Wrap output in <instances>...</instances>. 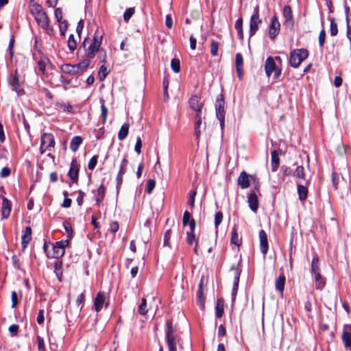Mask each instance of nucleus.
I'll return each mask as SVG.
<instances>
[{
	"label": "nucleus",
	"mask_w": 351,
	"mask_h": 351,
	"mask_svg": "<svg viewBox=\"0 0 351 351\" xmlns=\"http://www.w3.org/2000/svg\"><path fill=\"white\" fill-rule=\"evenodd\" d=\"M53 136L49 133H44L41 136L40 151L43 154L45 152H51L55 146Z\"/></svg>",
	"instance_id": "nucleus-6"
},
{
	"label": "nucleus",
	"mask_w": 351,
	"mask_h": 351,
	"mask_svg": "<svg viewBox=\"0 0 351 351\" xmlns=\"http://www.w3.org/2000/svg\"><path fill=\"white\" fill-rule=\"evenodd\" d=\"M134 8H128L126 9V10L125 11L124 14H123V19H124V21H128L130 18L132 16V15L134 14Z\"/></svg>",
	"instance_id": "nucleus-50"
},
{
	"label": "nucleus",
	"mask_w": 351,
	"mask_h": 351,
	"mask_svg": "<svg viewBox=\"0 0 351 351\" xmlns=\"http://www.w3.org/2000/svg\"><path fill=\"white\" fill-rule=\"evenodd\" d=\"M11 206L10 202L5 198L3 197L1 213L3 218H7L10 213Z\"/></svg>",
	"instance_id": "nucleus-32"
},
{
	"label": "nucleus",
	"mask_w": 351,
	"mask_h": 351,
	"mask_svg": "<svg viewBox=\"0 0 351 351\" xmlns=\"http://www.w3.org/2000/svg\"><path fill=\"white\" fill-rule=\"evenodd\" d=\"M224 99L222 95H220L215 102V110L217 118L225 117L226 112L224 110Z\"/></svg>",
	"instance_id": "nucleus-19"
},
{
	"label": "nucleus",
	"mask_w": 351,
	"mask_h": 351,
	"mask_svg": "<svg viewBox=\"0 0 351 351\" xmlns=\"http://www.w3.org/2000/svg\"><path fill=\"white\" fill-rule=\"evenodd\" d=\"M342 341L347 349L351 350V325H344L341 336Z\"/></svg>",
	"instance_id": "nucleus-14"
},
{
	"label": "nucleus",
	"mask_w": 351,
	"mask_h": 351,
	"mask_svg": "<svg viewBox=\"0 0 351 351\" xmlns=\"http://www.w3.org/2000/svg\"><path fill=\"white\" fill-rule=\"evenodd\" d=\"M224 313V300L222 298L217 300L215 306V315L218 318H221Z\"/></svg>",
	"instance_id": "nucleus-31"
},
{
	"label": "nucleus",
	"mask_w": 351,
	"mask_h": 351,
	"mask_svg": "<svg viewBox=\"0 0 351 351\" xmlns=\"http://www.w3.org/2000/svg\"><path fill=\"white\" fill-rule=\"evenodd\" d=\"M194 121V134L197 141L202 134V130L205 128V123L203 125L202 121L205 119V114L203 112H196Z\"/></svg>",
	"instance_id": "nucleus-7"
},
{
	"label": "nucleus",
	"mask_w": 351,
	"mask_h": 351,
	"mask_svg": "<svg viewBox=\"0 0 351 351\" xmlns=\"http://www.w3.org/2000/svg\"><path fill=\"white\" fill-rule=\"evenodd\" d=\"M119 229V225L117 221H112L110 224L109 230L112 233H116Z\"/></svg>",
	"instance_id": "nucleus-64"
},
{
	"label": "nucleus",
	"mask_w": 351,
	"mask_h": 351,
	"mask_svg": "<svg viewBox=\"0 0 351 351\" xmlns=\"http://www.w3.org/2000/svg\"><path fill=\"white\" fill-rule=\"evenodd\" d=\"M67 27H68L67 21H63L60 25V32L61 36H65V33L66 32Z\"/></svg>",
	"instance_id": "nucleus-60"
},
{
	"label": "nucleus",
	"mask_w": 351,
	"mask_h": 351,
	"mask_svg": "<svg viewBox=\"0 0 351 351\" xmlns=\"http://www.w3.org/2000/svg\"><path fill=\"white\" fill-rule=\"evenodd\" d=\"M31 235H32V229L30 227H27L25 228V232L23 234V249L29 243V241L32 239Z\"/></svg>",
	"instance_id": "nucleus-41"
},
{
	"label": "nucleus",
	"mask_w": 351,
	"mask_h": 351,
	"mask_svg": "<svg viewBox=\"0 0 351 351\" xmlns=\"http://www.w3.org/2000/svg\"><path fill=\"white\" fill-rule=\"evenodd\" d=\"M129 127L130 125L128 123H125L122 125L118 133V138L120 141H123L127 137L128 134Z\"/></svg>",
	"instance_id": "nucleus-37"
},
{
	"label": "nucleus",
	"mask_w": 351,
	"mask_h": 351,
	"mask_svg": "<svg viewBox=\"0 0 351 351\" xmlns=\"http://www.w3.org/2000/svg\"><path fill=\"white\" fill-rule=\"evenodd\" d=\"M197 304L199 306L200 308L203 309L205 306V296L204 295L203 291V282L202 280L199 282L198 285V290L197 291Z\"/></svg>",
	"instance_id": "nucleus-27"
},
{
	"label": "nucleus",
	"mask_w": 351,
	"mask_h": 351,
	"mask_svg": "<svg viewBox=\"0 0 351 351\" xmlns=\"http://www.w3.org/2000/svg\"><path fill=\"white\" fill-rule=\"evenodd\" d=\"M69 244L68 240L60 241L53 245L52 257L58 258L62 256L65 252V247Z\"/></svg>",
	"instance_id": "nucleus-11"
},
{
	"label": "nucleus",
	"mask_w": 351,
	"mask_h": 351,
	"mask_svg": "<svg viewBox=\"0 0 351 351\" xmlns=\"http://www.w3.org/2000/svg\"><path fill=\"white\" fill-rule=\"evenodd\" d=\"M141 147H142V141L141 137H137L134 150L138 154H140L141 153Z\"/></svg>",
	"instance_id": "nucleus-62"
},
{
	"label": "nucleus",
	"mask_w": 351,
	"mask_h": 351,
	"mask_svg": "<svg viewBox=\"0 0 351 351\" xmlns=\"http://www.w3.org/2000/svg\"><path fill=\"white\" fill-rule=\"evenodd\" d=\"M99 77L101 81H103L108 75L107 68L104 65H101L99 69Z\"/></svg>",
	"instance_id": "nucleus-49"
},
{
	"label": "nucleus",
	"mask_w": 351,
	"mask_h": 351,
	"mask_svg": "<svg viewBox=\"0 0 351 351\" xmlns=\"http://www.w3.org/2000/svg\"><path fill=\"white\" fill-rule=\"evenodd\" d=\"M90 58H86V59L83 60L80 63H78L77 64V66H78V71H80V69H86L90 65Z\"/></svg>",
	"instance_id": "nucleus-56"
},
{
	"label": "nucleus",
	"mask_w": 351,
	"mask_h": 351,
	"mask_svg": "<svg viewBox=\"0 0 351 351\" xmlns=\"http://www.w3.org/2000/svg\"><path fill=\"white\" fill-rule=\"evenodd\" d=\"M321 273V269L319 267V259L317 254L313 256L311 265V275Z\"/></svg>",
	"instance_id": "nucleus-29"
},
{
	"label": "nucleus",
	"mask_w": 351,
	"mask_h": 351,
	"mask_svg": "<svg viewBox=\"0 0 351 351\" xmlns=\"http://www.w3.org/2000/svg\"><path fill=\"white\" fill-rule=\"evenodd\" d=\"M38 26L42 28L46 34L49 36L53 34L54 30L50 25V19L46 12H43L36 18H34Z\"/></svg>",
	"instance_id": "nucleus-4"
},
{
	"label": "nucleus",
	"mask_w": 351,
	"mask_h": 351,
	"mask_svg": "<svg viewBox=\"0 0 351 351\" xmlns=\"http://www.w3.org/2000/svg\"><path fill=\"white\" fill-rule=\"evenodd\" d=\"M309 56L308 51L306 49L301 48L293 49L290 53L289 64L294 68L300 66L302 62L305 60Z\"/></svg>",
	"instance_id": "nucleus-2"
},
{
	"label": "nucleus",
	"mask_w": 351,
	"mask_h": 351,
	"mask_svg": "<svg viewBox=\"0 0 351 351\" xmlns=\"http://www.w3.org/2000/svg\"><path fill=\"white\" fill-rule=\"evenodd\" d=\"M236 67H243V58L241 53H237L235 56Z\"/></svg>",
	"instance_id": "nucleus-51"
},
{
	"label": "nucleus",
	"mask_w": 351,
	"mask_h": 351,
	"mask_svg": "<svg viewBox=\"0 0 351 351\" xmlns=\"http://www.w3.org/2000/svg\"><path fill=\"white\" fill-rule=\"evenodd\" d=\"M235 29L237 32V36L240 40L243 39V19L239 17L235 22Z\"/></svg>",
	"instance_id": "nucleus-36"
},
{
	"label": "nucleus",
	"mask_w": 351,
	"mask_h": 351,
	"mask_svg": "<svg viewBox=\"0 0 351 351\" xmlns=\"http://www.w3.org/2000/svg\"><path fill=\"white\" fill-rule=\"evenodd\" d=\"M77 43L73 34H71L68 40V47L71 52L77 49Z\"/></svg>",
	"instance_id": "nucleus-43"
},
{
	"label": "nucleus",
	"mask_w": 351,
	"mask_h": 351,
	"mask_svg": "<svg viewBox=\"0 0 351 351\" xmlns=\"http://www.w3.org/2000/svg\"><path fill=\"white\" fill-rule=\"evenodd\" d=\"M128 164V161L126 159V156H125L121 162L118 174L124 175L125 173Z\"/></svg>",
	"instance_id": "nucleus-46"
},
{
	"label": "nucleus",
	"mask_w": 351,
	"mask_h": 351,
	"mask_svg": "<svg viewBox=\"0 0 351 351\" xmlns=\"http://www.w3.org/2000/svg\"><path fill=\"white\" fill-rule=\"evenodd\" d=\"M171 69L175 73L180 72V60L178 59H176V58L172 59L171 61Z\"/></svg>",
	"instance_id": "nucleus-47"
},
{
	"label": "nucleus",
	"mask_w": 351,
	"mask_h": 351,
	"mask_svg": "<svg viewBox=\"0 0 351 351\" xmlns=\"http://www.w3.org/2000/svg\"><path fill=\"white\" fill-rule=\"evenodd\" d=\"M104 32L102 29L99 27L95 30L93 38H86L82 42L80 47V51L83 49L84 51V56L87 58H95L96 53L101 51H104V55L100 57L101 62H106V53L104 49H101V45L103 39Z\"/></svg>",
	"instance_id": "nucleus-1"
},
{
	"label": "nucleus",
	"mask_w": 351,
	"mask_h": 351,
	"mask_svg": "<svg viewBox=\"0 0 351 351\" xmlns=\"http://www.w3.org/2000/svg\"><path fill=\"white\" fill-rule=\"evenodd\" d=\"M19 77L20 74L18 73L17 70H15L14 72L12 73L8 77L9 85L12 87V90L17 93L19 95L21 92Z\"/></svg>",
	"instance_id": "nucleus-13"
},
{
	"label": "nucleus",
	"mask_w": 351,
	"mask_h": 351,
	"mask_svg": "<svg viewBox=\"0 0 351 351\" xmlns=\"http://www.w3.org/2000/svg\"><path fill=\"white\" fill-rule=\"evenodd\" d=\"M313 278L315 283V287L318 290H322L326 286V278L324 277L321 273L312 275Z\"/></svg>",
	"instance_id": "nucleus-24"
},
{
	"label": "nucleus",
	"mask_w": 351,
	"mask_h": 351,
	"mask_svg": "<svg viewBox=\"0 0 351 351\" xmlns=\"http://www.w3.org/2000/svg\"><path fill=\"white\" fill-rule=\"evenodd\" d=\"M171 230H167L164 235V245L170 247V239H171Z\"/></svg>",
	"instance_id": "nucleus-58"
},
{
	"label": "nucleus",
	"mask_w": 351,
	"mask_h": 351,
	"mask_svg": "<svg viewBox=\"0 0 351 351\" xmlns=\"http://www.w3.org/2000/svg\"><path fill=\"white\" fill-rule=\"evenodd\" d=\"M29 9L30 13L34 16V18L40 15V14L45 12L43 6L34 0H31L29 4Z\"/></svg>",
	"instance_id": "nucleus-21"
},
{
	"label": "nucleus",
	"mask_w": 351,
	"mask_h": 351,
	"mask_svg": "<svg viewBox=\"0 0 351 351\" xmlns=\"http://www.w3.org/2000/svg\"><path fill=\"white\" fill-rule=\"evenodd\" d=\"M163 86V90H164V98L165 100H167L169 99V94H168V86H169V80L166 78L163 80L162 82Z\"/></svg>",
	"instance_id": "nucleus-59"
},
{
	"label": "nucleus",
	"mask_w": 351,
	"mask_h": 351,
	"mask_svg": "<svg viewBox=\"0 0 351 351\" xmlns=\"http://www.w3.org/2000/svg\"><path fill=\"white\" fill-rule=\"evenodd\" d=\"M281 154L280 150H274L271 152V171L275 172L277 171L280 165L279 156Z\"/></svg>",
	"instance_id": "nucleus-26"
},
{
	"label": "nucleus",
	"mask_w": 351,
	"mask_h": 351,
	"mask_svg": "<svg viewBox=\"0 0 351 351\" xmlns=\"http://www.w3.org/2000/svg\"><path fill=\"white\" fill-rule=\"evenodd\" d=\"M219 43L215 40L210 42V53L213 56H217L218 54Z\"/></svg>",
	"instance_id": "nucleus-45"
},
{
	"label": "nucleus",
	"mask_w": 351,
	"mask_h": 351,
	"mask_svg": "<svg viewBox=\"0 0 351 351\" xmlns=\"http://www.w3.org/2000/svg\"><path fill=\"white\" fill-rule=\"evenodd\" d=\"M231 270H232L234 273L233 287L232 291V300L234 301L238 291L239 278L242 271L241 263L239 262L236 266H232L231 267Z\"/></svg>",
	"instance_id": "nucleus-9"
},
{
	"label": "nucleus",
	"mask_w": 351,
	"mask_h": 351,
	"mask_svg": "<svg viewBox=\"0 0 351 351\" xmlns=\"http://www.w3.org/2000/svg\"><path fill=\"white\" fill-rule=\"evenodd\" d=\"M98 156L97 155H95V156H93L89 160L88 162V169L90 170H93L95 167H96V165L97 163V160H98Z\"/></svg>",
	"instance_id": "nucleus-53"
},
{
	"label": "nucleus",
	"mask_w": 351,
	"mask_h": 351,
	"mask_svg": "<svg viewBox=\"0 0 351 351\" xmlns=\"http://www.w3.org/2000/svg\"><path fill=\"white\" fill-rule=\"evenodd\" d=\"M190 107L196 112H203L202 108L204 103L201 101V99L197 95H193L189 101Z\"/></svg>",
	"instance_id": "nucleus-17"
},
{
	"label": "nucleus",
	"mask_w": 351,
	"mask_h": 351,
	"mask_svg": "<svg viewBox=\"0 0 351 351\" xmlns=\"http://www.w3.org/2000/svg\"><path fill=\"white\" fill-rule=\"evenodd\" d=\"M191 219H193L191 218V213L187 210L184 211V215H183V218H182L183 226H186L188 224L189 225Z\"/></svg>",
	"instance_id": "nucleus-52"
},
{
	"label": "nucleus",
	"mask_w": 351,
	"mask_h": 351,
	"mask_svg": "<svg viewBox=\"0 0 351 351\" xmlns=\"http://www.w3.org/2000/svg\"><path fill=\"white\" fill-rule=\"evenodd\" d=\"M326 39V32L324 29L321 30L319 34V45L320 47H322L324 45Z\"/></svg>",
	"instance_id": "nucleus-61"
},
{
	"label": "nucleus",
	"mask_w": 351,
	"mask_h": 351,
	"mask_svg": "<svg viewBox=\"0 0 351 351\" xmlns=\"http://www.w3.org/2000/svg\"><path fill=\"white\" fill-rule=\"evenodd\" d=\"M265 70L267 77H270L274 73L276 78L278 77L281 74V69L276 66L274 60L272 57H268L265 63Z\"/></svg>",
	"instance_id": "nucleus-8"
},
{
	"label": "nucleus",
	"mask_w": 351,
	"mask_h": 351,
	"mask_svg": "<svg viewBox=\"0 0 351 351\" xmlns=\"http://www.w3.org/2000/svg\"><path fill=\"white\" fill-rule=\"evenodd\" d=\"M285 276L284 275H281L278 277V279H276L275 282V287L276 289L280 293H282L285 289Z\"/></svg>",
	"instance_id": "nucleus-38"
},
{
	"label": "nucleus",
	"mask_w": 351,
	"mask_h": 351,
	"mask_svg": "<svg viewBox=\"0 0 351 351\" xmlns=\"http://www.w3.org/2000/svg\"><path fill=\"white\" fill-rule=\"evenodd\" d=\"M197 192L196 191H191L189 193V198L188 201L189 206H191V208H193L195 206V199L196 196Z\"/></svg>",
	"instance_id": "nucleus-55"
},
{
	"label": "nucleus",
	"mask_w": 351,
	"mask_h": 351,
	"mask_svg": "<svg viewBox=\"0 0 351 351\" xmlns=\"http://www.w3.org/2000/svg\"><path fill=\"white\" fill-rule=\"evenodd\" d=\"M249 177L250 176L245 171H242L240 173L237 179V182L241 189H246L250 186V182Z\"/></svg>",
	"instance_id": "nucleus-23"
},
{
	"label": "nucleus",
	"mask_w": 351,
	"mask_h": 351,
	"mask_svg": "<svg viewBox=\"0 0 351 351\" xmlns=\"http://www.w3.org/2000/svg\"><path fill=\"white\" fill-rule=\"evenodd\" d=\"M63 227L67 234V237L69 238H71L73 237V230L71 224L69 221H65L63 223Z\"/></svg>",
	"instance_id": "nucleus-48"
},
{
	"label": "nucleus",
	"mask_w": 351,
	"mask_h": 351,
	"mask_svg": "<svg viewBox=\"0 0 351 351\" xmlns=\"http://www.w3.org/2000/svg\"><path fill=\"white\" fill-rule=\"evenodd\" d=\"M29 9L30 13L34 16V18L40 15V14L45 12L43 6L34 0H31L29 4Z\"/></svg>",
	"instance_id": "nucleus-20"
},
{
	"label": "nucleus",
	"mask_w": 351,
	"mask_h": 351,
	"mask_svg": "<svg viewBox=\"0 0 351 351\" xmlns=\"http://www.w3.org/2000/svg\"><path fill=\"white\" fill-rule=\"evenodd\" d=\"M106 193V188L103 184H101L96 191L95 202L96 204L99 206L101 202L104 200Z\"/></svg>",
	"instance_id": "nucleus-30"
},
{
	"label": "nucleus",
	"mask_w": 351,
	"mask_h": 351,
	"mask_svg": "<svg viewBox=\"0 0 351 351\" xmlns=\"http://www.w3.org/2000/svg\"><path fill=\"white\" fill-rule=\"evenodd\" d=\"M330 21V34L332 36H335L338 33L337 24L335 23V19L332 17H329Z\"/></svg>",
	"instance_id": "nucleus-40"
},
{
	"label": "nucleus",
	"mask_w": 351,
	"mask_h": 351,
	"mask_svg": "<svg viewBox=\"0 0 351 351\" xmlns=\"http://www.w3.org/2000/svg\"><path fill=\"white\" fill-rule=\"evenodd\" d=\"M106 294L103 292L97 293L95 300H94V308L97 312H99L104 304H106V307L108 306V302H106Z\"/></svg>",
	"instance_id": "nucleus-15"
},
{
	"label": "nucleus",
	"mask_w": 351,
	"mask_h": 351,
	"mask_svg": "<svg viewBox=\"0 0 351 351\" xmlns=\"http://www.w3.org/2000/svg\"><path fill=\"white\" fill-rule=\"evenodd\" d=\"M79 167L76 160H73L70 165V169L68 172V176L73 183H77L78 180Z\"/></svg>",
	"instance_id": "nucleus-16"
},
{
	"label": "nucleus",
	"mask_w": 351,
	"mask_h": 351,
	"mask_svg": "<svg viewBox=\"0 0 351 351\" xmlns=\"http://www.w3.org/2000/svg\"><path fill=\"white\" fill-rule=\"evenodd\" d=\"M61 70L63 73L70 75H75L79 72L77 64H64L61 66Z\"/></svg>",
	"instance_id": "nucleus-28"
},
{
	"label": "nucleus",
	"mask_w": 351,
	"mask_h": 351,
	"mask_svg": "<svg viewBox=\"0 0 351 351\" xmlns=\"http://www.w3.org/2000/svg\"><path fill=\"white\" fill-rule=\"evenodd\" d=\"M19 326L18 325H16V324H12L11 325L8 330H9V332L11 335V336H16L19 332Z\"/></svg>",
	"instance_id": "nucleus-63"
},
{
	"label": "nucleus",
	"mask_w": 351,
	"mask_h": 351,
	"mask_svg": "<svg viewBox=\"0 0 351 351\" xmlns=\"http://www.w3.org/2000/svg\"><path fill=\"white\" fill-rule=\"evenodd\" d=\"M230 242L232 244L239 246L241 244V239L235 228H233L231 233Z\"/></svg>",
	"instance_id": "nucleus-42"
},
{
	"label": "nucleus",
	"mask_w": 351,
	"mask_h": 351,
	"mask_svg": "<svg viewBox=\"0 0 351 351\" xmlns=\"http://www.w3.org/2000/svg\"><path fill=\"white\" fill-rule=\"evenodd\" d=\"M247 203L250 209L254 212H256L258 208V200L255 192L252 191L249 194L247 197Z\"/></svg>",
	"instance_id": "nucleus-22"
},
{
	"label": "nucleus",
	"mask_w": 351,
	"mask_h": 351,
	"mask_svg": "<svg viewBox=\"0 0 351 351\" xmlns=\"http://www.w3.org/2000/svg\"><path fill=\"white\" fill-rule=\"evenodd\" d=\"M262 23V19L259 16V8L256 5L254 9V13L251 16L250 19V37H252L256 34L259 29V25Z\"/></svg>",
	"instance_id": "nucleus-5"
},
{
	"label": "nucleus",
	"mask_w": 351,
	"mask_h": 351,
	"mask_svg": "<svg viewBox=\"0 0 351 351\" xmlns=\"http://www.w3.org/2000/svg\"><path fill=\"white\" fill-rule=\"evenodd\" d=\"M293 176L298 178L306 180V174L304 167L302 165L297 166L293 173Z\"/></svg>",
	"instance_id": "nucleus-39"
},
{
	"label": "nucleus",
	"mask_w": 351,
	"mask_h": 351,
	"mask_svg": "<svg viewBox=\"0 0 351 351\" xmlns=\"http://www.w3.org/2000/svg\"><path fill=\"white\" fill-rule=\"evenodd\" d=\"M223 219V214L221 212L216 213L215 215V226L217 229L219 224L221 223Z\"/></svg>",
	"instance_id": "nucleus-57"
},
{
	"label": "nucleus",
	"mask_w": 351,
	"mask_h": 351,
	"mask_svg": "<svg viewBox=\"0 0 351 351\" xmlns=\"http://www.w3.org/2000/svg\"><path fill=\"white\" fill-rule=\"evenodd\" d=\"M166 339L169 351H176V345L178 341V337L176 330L173 327L172 322H167Z\"/></svg>",
	"instance_id": "nucleus-3"
},
{
	"label": "nucleus",
	"mask_w": 351,
	"mask_h": 351,
	"mask_svg": "<svg viewBox=\"0 0 351 351\" xmlns=\"http://www.w3.org/2000/svg\"><path fill=\"white\" fill-rule=\"evenodd\" d=\"M298 193L299 199L301 201H304L307 198L308 196V189L306 186L298 184L297 185Z\"/></svg>",
	"instance_id": "nucleus-34"
},
{
	"label": "nucleus",
	"mask_w": 351,
	"mask_h": 351,
	"mask_svg": "<svg viewBox=\"0 0 351 351\" xmlns=\"http://www.w3.org/2000/svg\"><path fill=\"white\" fill-rule=\"evenodd\" d=\"M138 313L142 315H145L147 314V300L145 298L142 299L141 302L138 307Z\"/></svg>",
	"instance_id": "nucleus-44"
},
{
	"label": "nucleus",
	"mask_w": 351,
	"mask_h": 351,
	"mask_svg": "<svg viewBox=\"0 0 351 351\" xmlns=\"http://www.w3.org/2000/svg\"><path fill=\"white\" fill-rule=\"evenodd\" d=\"M82 138L80 136H74L71 141V143H70V149L73 152H75L80 145L82 144Z\"/></svg>",
	"instance_id": "nucleus-35"
},
{
	"label": "nucleus",
	"mask_w": 351,
	"mask_h": 351,
	"mask_svg": "<svg viewBox=\"0 0 351 351\" xmlns=\"http://www.w3.org/2000/svg\"><path fill=\"white\" fill-rule=\"evenodd\" d=\"M259 240H260V250L263 255H265L269 249V244L267 241V235L265 230H261L259 232Z\"/></svg>",
	"instance_id": "nucleus-18"
},
{
	"label": "nucleus",
	"mask_w": 351,
	"mask_h": 351,
	"mask_svg": "<svg viewBox=\"0 0 351 351\" xmlns=\"http://www.w3.org/2000/svg\"><path fill=\"white\" fill-rule=\"evenodd\" d=\"M280 31V23L276 15L271 17L269 25L268 36L271 40H274Z\"/></svg>",
	"instance_id": "nucleus-10"
},
{
	"label": "nucleus",
	"mask_w": 351,
	"mask_h": 351,
	"mask_svg": "<svg viewBox=\"0 0 351 351\" xmlns=\"http://www.w3.org/2000/svg\"><path fill=\"white\" fill-rule=\"evenodd\" d=\"M282 14L285 19L284 25L288 28H293L294 25L293 16L290 5H285L282 10Z\"/></svg>",
	"instance_id": "nucleus-12"
},
{
	"label": "nucleus",
	"mask_w": 351,
	"mask_h": 351,
	"mask_svg": "<svg viewBox=\"0 0 351 351\" xmlns=\"http://www.w3.org/2000/svg\"><path fill=\"white\" fill-rule=\"evenodd\" d=\"M189 227L190 230L186 232V241L189 245H192L193 242L197 241L194 234L195 228V221L194 219L191 220Z\"/></svg>",
	"instance_id": "nucleus-25"
},
{
	"label": "nucleus",
	"mask_w": 351,
	"mask_h": 351,
	"mask_svg": "<svg viewBox=\"0 0 351 351\" xmlns=\"http://www.w3.org/2000/svg\"><path fill=\"white\" fill-rule=\"evenodd\" d=\"M156 186V182L154 180L149 179L147 182L146 191L148 194H151L152 193L153 189Z\"/></svg>",
	"instance_id": "nucleus-54"
},
{
	"label": "nucleus",
	"mask_w": 351,
	"mask_h": 351,
	"mask_svg": "<svg viewBox=\"0 0 351 351\" xmlns=\"http://www.w3.org/2000/svg\"><path fill=\"white\" fill-rule=\"evenodd\" d=\"M38 66L40 72L44 74L47 68L51 66V63L48 58L43 56L38 61Z\"/></svg>",
	"instance_id": "nucleus-33"
}]
</instances>
